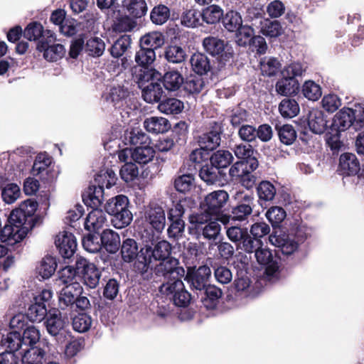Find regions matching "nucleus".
<instances>
[{"label":"nucleus","instance_id":"obj_11","mask_svg":"<svg viewBox=\"0 0 364 364\" xmlns=\"http://www.w3.org/2000/svg\"><path fill=\"white\" fill-rule=\"evenodd\" d=\"M55 244L59 253L64 258H70L77 249V242L75 236L68 232L63 231L56 235Z\"/></svg>","mask_w":364,"mask_h":364},{"label":"nucleus","instance_id":"obj_34","mask_svg":"<svg viewBox=\"0 0 364 364\" xmlns=\"http://www.w3.org/2000/svg\"><path fill=\"white\" fill-rule=\"evenodd\" d=\"M122 5L129 15L136 18L144 16L148 10L145 0H124Z\"/></svg>","mask_w":364,"mask_h":364},{"label":"nucleus","instance_id":"obj_40","mask_svg":"<svg viewBox=\"0 0 364 364\" xmlns=\"http://www.w3.org/2000/svg\"><path fill=\"white\" fill-rule=\"evenodd\" d=\"M126 144L135 146H144L149 144V136L139 128L132 129L124 134Z\"/></svg>","mask_w":364,"mask_h":364},{"label":"nucleus","instance_id":"obj_49","mask_svg":"<svg viewBox=\"0 0 364 364\" xmlns=\"http://www.w3.org/2000/svg\"><path fill=\"white\" fill-rule=\"evenodd\" d=\"M223 17V10L218 5H210L202 11V19L208 24L218 23Z\"/></svg>","mask_w":364,"mask_h":364},{"label":"nucleus","instance_id":"obj_23","mask_svg":"<svg viewBox=\"0 0 364 364\" xmlns=\"http://www.w3.org/2000/svg\"><path fill=\"white\" fill-rule=\"evenodd\" d=\"M277 92L282 96L295 95L299 90V82L297 79L282 76L275 85Z\"/></svg>","mask_w":364,"mask_h":364},{"label":"nucleus","instance_id":"obj_45","mask_svg":"<svg viewBox=\"0 0 364 364\" xmlns=\"http://www.w3.org/2000/svg\"><path fill=\"white\" fill-rule=\"evenodd\" d=\"M117 180V177L115 172L111 169L100 171L95 178L96 186L102 189H104V187L111 188L116 183Z\"/></svg>","mask_w":364,"mask_h":364},{"label":"nucleus","instance_id":"obj_7","mask_svg":"<svg viewBox=\"0 0 364 364\" xmlns=\"http://www.w3.org/2000/svg\"><path fill=\"white\" fill-rule=\"evenodd\" d=\"M228 200L229 195L225 191H215L205 197L200 204L201 210H205L214 216H218Z\"/></svg>","mask_w":364,"mask_h":364},{"label":"nucleus","instance_id":"obj_46","mask_svg":"<svg viewBox=\"0 0 364 364\" xmlns=\"http://www.w3.org/2000/svg\"><path fill=\"white\" fill-rule=\"evenodd\" d=\"M158 109L166 114H176L183 109V103L176 98H167L159 104Z\"/></svg>","mask_w":364,"mask_h":364},{"label":"nucleus","instance_id":"obj_14","mask_svg":"<svg viewBox=\"0 0 364 364\" xmlns=\"http://www.w3.org/2000/svg\"><path fill=\"white\" fill-rule=\"evenodd\" d=\"M144 217L152 227L157 231L162 230L166 224L165 212L157 203H150L145 210Z\"/></svg>","mask_w":364,"mask_h":364},{"label":"nucleus","instance_id":"obj_56","mask_svg":"<svg viewBox=\"0 0 364 364\" xmlns=\"http://www.w3.org/2000/svg\"><path fill=\"white\" fill-rule=\"evenodd\" d=\"M51 164V159L44 154H38L35 159L32 168V174L34 176H43L44 173L47 174L48 171V168Z\"/></svg>","mask_w":364,"mask_h":364},{"label":"nucleus","instance_id":"obj_19","mask_svg":"<svg viewBox=\"0 0 364 364\" xmlns=\"http://www.w3.org/2000/svg\"><path fill=\"white\" fill-rule=\"evenodd\" d=\"M269 239V242L279 247L284 255H289L294 252L298 247V243L284 234H272Z\"/></svg>","mask_w":364,"mask_h":364},{"label":"nucleus","instance_id":"obj_48","mask_svg":"<svg viewBox=\"0 0 364 364\" xmlns=\"http://www.w3.org/2000/svg\"><path fill=\"white\" fill-rule=\"evenodd\" d=\"M235 156L242 159V161L249 162L250 159L258 161L257 159L254 156L255 151L252 146L249 144L240 143L235 144L232 149Z\"/></svg>","mask_w":364,"mask_h":364},{"label":"nucleus","instance_id":"obj_15","mask_svg":"<svg viewBox=\"0 0 364 364\" xmlns=\"http://www.w3.org/2000/svg\"><path fill=\"white\" fill-rule=\"evenodd\" d=\"M222 132L223 129L220 124L214 122L210 131L199 136V145L207 151L217 148L220 144Z\"/></svg>","mask_w":364,"mask_h":364},{"label":"nucleus","instance_id":"obj_52","mask_svg":"<svg viewBox=\"0 0 364 364\" xmlns=\"http://www.w3.org/2000/svg\"><path fill=\"white\" fill-rule=\"evenodd\" d=\"M276 188L268 181H263L257 187V193L259 200L272 201L276 195Z\"/></svg>","mask_w":364,"mask_h":364},{"label":"nucleus","instance_id":"obj_26","mask_svg":"<svg viewBox=\"0 0 364 364\" xmlns=\"http://www.w3.org/2000/svg\"><path fill=\"white\" fill-rule=\"evenodd\" d=\"M221 170L218 169L213 164H205L199 171V176L207 185H214L221 181L223 176Z\"/></svg>","mask_w":364,"mask_h":364},{"label":"nucleus","instance_id":"obj_28","mask_svg":"<svg viewBox=\"0 0 364 364\" xmlns=\"http://www.w3.org/2000/svg\"><path fill=\"white\" fill-rule=\"evenodd\" d=\"M353 108H343L333 117V127L339 132L344 131L353 125Z\"/></svg>","mask_w":364,"mask_h":364},{"label":"nucleus","instance_id":"obj_17","mask_svg":"<svg viewBox=\"0 0 364 364\" xmlns=\"http://www.w3.org/2000/svg\"><path fill=\"white\" fill-rule=\"evenodd\" d=\"M211 275L210 267L208 265H202L192 273H188L186 278L193 289L203 291L207 286Z\"/></svg>","mask_w":364,"mask_h":364},{"label":"nucleus","instance_id":"obj_62","mask_svg":"<svg viewBox=\"0 0 364 364\" xmlns=\"http://www.w3.org/2000/svg\"><path fill=\"white\" fill-rule=\"evenodd\" d=\"M170 16V10L165 5H158L151 10L150 18L156 25H162L167 21Z\"/></svg>","mask_w":364,"mask_h":364},{"label":"nucleus","instance_id":"obj_9","mask_svg":"<svg viewBox=\"0 0 364 364\" xmlns=\"http://www.w3.org/2000/svg\"><path fill=\"white\" fill-rule=\"evenodd\" d=\"M75 265L79 274L82 276L85 284L92 289L95 288L99 284L101 272L93 263L81 257L77 258Z\"/></svg>","mask_w":364,"mask_h":364},{"label":"nucleus","instance_id":"obj_27","mask_svg":"<svg viewBox=\"0 0 364 364\" xmlns=\"http://www.w3.org/2000/svg\"><path fill=\"white\" fill-rule=\"evenodd\" d=\"M146 130L153 134H160L167 132L171 128L168 120L161 117H151L144 122Z\"/></svg>","mask_w":364,"mask_h":364},{"label":"nucleus","instance_id":"obj_3","mask_svg":"<svg viewBox=\"0 0 364 364\" xmlns=\"http://www.w3.org/2000/svg\"><path fill=\"white\" fill-rule=\"evenodd\" d=\"M106 212L112 215V223L119 229L130 224L132 214L129 210V199L124 195H119L108 200L105 205Z\"/></svg>","mask_w":364,"mask_h":364},{"label":"nucleus","instance_id":"obj_22","mask_svg":"<svg viewBox=\"0 0 364 364\" xmlns=\"http://www.w3.org/2000/svg\"><path fill=\"white\" fill-rule=\"evenodd\" d=\"M106 224V215L102 210L98 208H93L85 220V228L89 231L97 232Z\"/></svg>","mask_w":364,"mask_h":364},{"label":"nucleus","instance_id":"obj_41","mask_svg":"<svg viewBox=\"0 0 364 364\" xmlns=\"http://www.w3.org/2000/svg\"><path fill=\"white\" fill-rule=\"evenodd\" d=\"M139 253L137 242L134 239L127 238L121 246V255L125 262H131Z\"/></svg>","mask_w":364,"mask_h":364},{"label":"nucleus","instance_id":"obj_30","mask_svg":"<svg viewBox=\"0 0 364 364\" xmlns=\"http://www.w3.org/2000/svg\"><path fill=\"white\" fill-rule=\"evenodd\" d=\"M308 125L312 132L318 134H322L325 131L326 126L323 112L316 109L309 111Z\"/></svg>","mask_w":364,"mask_h":364},{"label":"nucleus","instance_id":"obj_5","mask_svg":"<svg viewBox=\"0 0 364 364\" xmlns=\"http://www.w3.org/2000/svg\"><path fill=\"white\" fill-rule=\"evenodd\" d=\"M235 198L237 203L231 209L232 217L235 220L239 222L247 220L255 207L253 195L244 192H237Z\"/></svg>","mask_w":364,"mask_h":364},{"label":"nucleus","instance_id":"obj_25","mask_svg":"<svg viewBox=\"0 0 364 364\" xmlns=\"http://www.w3.org/2000/svg\"><path fill=\"white\" fill-rule=\"evenodd\" d=\"M68 323L66 318L63 317L60 313L50 314L45 321L48 332L52 336H57L65 328Z\"/></svg>","mask_w":364,"mask_h":364},{"label":"nucleus","instance_id":"obj_8","mask_svg":"<svg viewBox=\"0 0 364 364\" xmlns=\"http://www.w3.org/2000/svg\"><path fill=\"white\" fill-rule=\"evenodd\" d=\"M154 272L156 276L163 277L168 280L183 277L185 275V269L179 266L178 260L173 257L160 261L155 266Z\"/></svg>","mask_w":364,"mask_h":364},{"label":"nucleus","instance_id":"obj_33","mask_svg":"<svg viewBox=\"0 0 364 364\" xmlns=\"http://www.w3.org/2000/svg\"><path fill=\"white\" fill-rule=\"evenodd\" d=\"M259 166L258 161L251 160L249 162L238 161L235 162L229 170V175L233 178L239 179L248 170L255 171Z\"/></svg>","mask_w":364,"mask_h":364},{"label":"nucleus","instance_id":"obj_53","mask_svg":"<svg viewBox=\"0 0 364 364\" xmlns=\"http://www.w3.org/2000/svg\"><path fill=\"white\" fill-rule=\"evenodd\" d=\"M215 280L221 284H229L232 279V273L229 267L218 264H211Z\"/></svg>","mask_w":364,"mask_h":364},{"label":"nucleus","instance_id":"obj_24","mask_svg":"<svg viewBox=\"0 0 364 364\" xmlns=\"http://www.w3.org/2000/svg\"><path fill=\"white\" fill-rule=\"evenodd\" d=\"M208 84L207 77L195 74L188 76L183 82L184 90L190 94H198L206 88Z\"/></svg>","mask_w":364,"mask_h":364},{"label":"nucleus","instance_id":"obj_39","mask_svg":"<svg viewBox=\"0 0 364 364\" xmlns=\"http://www.w3.org/2000/svg\"><path fill=\"white\" fill-rule=\"evenodd\" d=\"M260 33L267 37L276 38L282 33V28L278 21L262 19L259 21Z\"/></svg>","mask_w":364,"mask_h":364},{"label":"nucleus","instance_id":"obj_50","mask_svg":"<svg viewBox=\"0 0 364 364\" xmlns=\"http://www.w3.org/2000/svg\"><path fill=\"white\" fill-rule=\"evenodd\" d=\"M56 267L57 263L55 258L51 256H46L41 261L37 271L42 278L48 279L54 274Z\"/></svg>","mask_w":364,"mask_h":364},{"label":"nucleus","instance_id":"obj_1","mask_svg":"<svg viewBox=\"0 0 364 364\" xmlns=\"http://www.w3.org/2000/svg\"><path fill=\"white\" fill-rule=\"evenodd\" d=\"M37 208V202L28 199L13 210L9 218L10 224L0 232V242L14 245L21 241L35 226L36 219L33 215Z\"/></svg>","mask_w":364,"mask_h":364},{"label":"nucleus","instance_id":"obj_47","mask_svg":"<svg viewBox=\"0 0 364 364\" xmlns=\"http://www.w3.org/2000/svg\"><path fill=\"white\" fill-rule=\"evenodd\" d=\"M137 26L136 21L127 15L116 18L112 25L113 31L118 33L132 31Z\"/></svg>","mask_w":364,"mask_h":364},{"label":"nucleus","instance_id":"obj_44","mask_svg":"<svg viewBox=\"0 0 364 364\" xmlns=\"http://www.w3.org/2000/svg\"><path fill=\"white\" fill-rule=\"evenodd\" d=\"M154 154L155 151L149 144L139 146L133 150V161L138 164H146L153 159Z\"/></svg>","mask_w":364,"mask_h":364},{"label":"nucleus","instance_id":"obj_12","mask_svg":"<svg viewBox=\"0 0 364 364\" xmlns=\"http://www.w3.org/2000/svg\"><path fill=\"white\" fill-rule=\"evenodd\" d=\"M149 252L150 251L145 246L141 247L139 253L134 258L133 265L134 270L146 279H151L153 273L151 266L152 257Z\"/></svg>","mask_w":364,"mask_h":364},{"label":"nucleus","instance_id":"obj_2","mask_svg":"<svg viewBox=\"0 0 364 364\" xmlns=\"http://www.w3.org/2000/svg\"><path fill=\"white\" fill-rule=\"evenodd\" d=\"M136 77L139 87L142 90L144 100L149 103L159 102L164 93L159 82L161 80V74L154 69H148L144 70Z\"/></svg>","mask_w":364,"mask_h":364},{"label":"nucleus","instance_id":"obj_63","mask_svg":"<svg viewBox=\"0 0 364 364\" xmlns=\"http://www.w3.org/2000/svg\"><path fill=\"white\" fill-rule=\"evenodd\" d=\"M194 176L192 174H183L174 180L176 190L181 193L190 191L194 187Z\"/></svg>","mask_w":364,"mask_h":364},{"label":"nucleus","instance_id":"obj_37","mask_svg":"<svg viewBox=\"0 0 364 364\" xmlns=\"http://www.w3.org/2000/svg\"><path fill=\"white\" fill-rule=\"evenodd\" d=\"M205 290V297L202 299L203 305L209 309H214L223 295L222 290L215 285H208Z\"/></svg>","mask_w":364,"mask_h":364},{"label":"nucleus","instance_id":"obj_61","mask_svg":"<svg viewBox=\"0 0 364 364\" xmlns=\"http://www.w3.org/2000/svg\"><path fill=\"white\" fill-rule=\"evenodd\" d=\"M213 215L205 210L200 213L192 214L188 218L190 224L198 231L204 227L208 223L213 220Z\"/></svg>","mask_w":364,"mask_h":364},{"label":"nucleus","instance_id":"obj_36","mask_svg":"<svg viewBox=\"0 0 364 364\" xmlns=\"http://www.w3.org/2000/svg\"><path fill=\"white\" fill-rule=\"evenodd\" d=\"M183 82L184 79L182 75L177 70H168L163 76L164 86L169 91L178 90Z\"/></svg>","mask_w":364,"mask_h":364},{"label":"nucleus","instance_id":"obj_13","mask_svg":"<svg viewBox=\"0 0 364 364\" xmlns=\"http://www.w3.org/2000/svg\"><path fill=\"white\" fill-rule=\"evenodd\" d=\"M53 41L54 38L50 35L48 40L42 39L37 45V50L43 52V57L49 61H57L65 54L64 46L58 43L51 44Z\"/></svg>","mask_w":364,"mask_h":364},{"label":"nucleus","instance_id":"obj_42","mask_svg":"<svg viewBox=\"0 0 364 364\" xmlns=\"http://www.w3.org/2000/svg\"><path fill=\"white\" fill-rule=\"evenodd\" d=\"M22 355V364H43L45 351L38 347L24 348Z\"/></svg>","mask_w":364,"mask_h":364},{"label":"nucleus","instance_id":"obj_38","mask_svg":"<svg viewBox=\"0 0 364 364\" xmlns=\"http://www.w3.org/2000/svg\"><path fill=\"white\" fill-rule=\"evenodd\" d=\"M233 156L228 150H218L214 152L210 157V162L218 169L227 168L233 161Z\"/></svg>","mask_w":364,"mask_h":364},{"label":"nucleus","instance_id":"obj_51","mask_svg":"<svg viewBox=\"0 0 364 364\" xmlns=\"http://www.w3.org/2000/svg\"><path fill=\"white\" fill-rule=\"evenodd\" d=\"M47 315V309L43 302L36 301L30 305L27 311V317L33 322L41 321Z\"/></svg>","mask_w":364,"mask_h":364},{"label":"nucleus","instance_id":"obj_55","mask_svg":"<svg viewBox=\"0 0 364 364\" xmlns=\"http://www.w3.org/2000/svg\"><path fill=\"white\" fill-rule=\"evenodd\" d=\"M279 109L283 117L292 118L299 114V106L295 100L286 98L280 102Z\"/></svg>","mask_w":364,"mask_h":364},{"label":"nucleus","instance_id":"obj_54","mask_svg":"<svg viewBox=\"0 0 364 364\" xmlns=\"http://www.w3.org/2000/svg\"><path fill=\"white\" fill-rule=\"evenodd\" d=\"M132 39L130 36L124 35L119 38L112 46L110 53L114 58H119L130 47Z\"/></svg>","mask_w":364,"mask_h":364},{"label":"nucleus","instance_id":"obj_35","mask_svg":"<svg viewBox=\"0 0 364 364\" xmlns=\"http://www.w3.org/2000/svg\"><path fill=\"white\" fill-rule=\"evenodd\" d=\"M191 64L196 74L203 75L211 69L209 58L203 53H194L191 58Z\"/></svg>","mask_w":364,"mask_h":364},{"label":"nucleus","instance_id":"obj_58","mask_svg":"<svg viewBox=\"0 0 364 364\" xmlns=\"http://www.w3.org/2000/svg\"><path fill=\"white\" fill-rule=\"evenodd\" d=\"M156 59L155 51L148 48L140 47L134 57L135 62L141 67H147L152 64Z\"/></svg>","mask_w":364,"mask_h":364},{"label":"nucleus","instance_id":"obj_21","mask_svg":"<svg viewBox=\"0 0 364 364\" xmlns=\"http://www.w3.org/2000/svg\"><path fill=\"white\" fill-rule=\"evenodd\" d=\"M257 262L261 265H267L266 272L268 275H273L278 269V265L274 260L272 252L262 244L254 252Z\"/></svg>","mask_w":364,"mask_h":364},{"label":"nucleus","instance_id":"obj_31","mask_svg":"<svg viewBox=\"0 0 364 364\" xmlns=\"http://www.w3.org/2000/svg\"><path fill=\"white\" fill-rule=\"evenodd\" d=\"M145 247L149 249L152 259L156 261L160 262L170 257L171 246L167 241L161 240L154 244L153 247L150 245H145Z\"/></svg>","mask_w":364,"mask_h":364},{"label":"nucleus","instance_id":"obj_43","mask_svg":"<svg viewBox=\"0 0 364 364\" xmlns=\"http://www.w3.org/2000/svg\"><path fill=\"white\" fill-rule=\"evenodd\" d=\"M164 44V36L159 32L149 33L140 39V47L148 48L155 51Z\"/></svg>","mask_w":364,"mask_h":364},{"label":"nucleus","instance_id":"obj_57","mask_svg":"<svg viewBox=\"0 0 364 364\" xmlns=\"http://www.w3.org/2000/svg\"><path fill=\"white\" fill-rule=\"evenodd\" d=\"M223 23L225 28L230 32H235L242 26L240 14L234 11H230L225 14Z\"/></svg>","mask_w":364,"mask_h":364},{"label":"nucleus","instance_id":"obj_20","mask_svg":"<svg viewBox=\"0 0 364 364\" xmlns=\"http://www.w3.org/2000/svg\"><path fill=\"white\" fill-rule=\"evenodd\" d=\"M129 95V91L123 85L112 86L105 94V98L107 102L112 105L115 108H120L126 98Z\"/></svg>","mask_w":364,"mask_h":364},{"label":"nucleus","instance_id":"obj_16","mask_svg":"<svg viewBox=\"0 0 364 364\" xmlns=\"http://www.w3.org/2000/svg\"><path fill=\"white\" fill-rule=\"evenodd\" d=\"M82 288L78 282H72L63 287L59 294V306L64 309L75 304L76 298L81 294Z\"/></svg>","mask_w":364,"mask_h":364},{"label":"nucleus","instance_id":"obj_10","mask_svg":"<svg viewBox=\"0 0 364 364\" xmlns=\"http://www.w3.org/2000/svg\"><path fill=\"white\" fill-rule=\"evenodd\" d=\"M186 139V126L184 122L178 123L173 128L172 134L158 141L157 148L160 151L171 150L176 143L181 144Z\"/></svg>","mask_w":364,"mask_h":364},{"label":"nucleus","instance_id":"obj_29","mask_svg":"<svg viewBox=\"0 0 364 364\" xmlns=\"http://www.w3.org/2000/svg\"><path fill=\"white\" fill-rule=\"evenodd\" d=\"M104 200V189L93 185L90 186L87 191L83 195L85 203L92 208H98Z\"/></svg>","mask_w":364,"mask_h":364},{"label":"nucleus","instance_id":"obj_32","mask_svg":"<svg viewBox=\"0 0 364 364\" xmlns=\"http://www.w3.org/2000/svg\"><path fill=\"white\" fill-rule=\"evenodd\" d=\"M100 240L101 246L103 245L106 250L110 253H115L120 247L119 236L112 230H104Z\"/></svg>","mask_w":364,"mask_h":364},{"label":"nucleus","instance_id":"obj_4","mask_svg":"<svg viewBox=\"0 0 364 364\" xmlns=\"http://www.w3.org/2000/svg\"><path fill=\"white\" fill-rule=\"evenodd\" d=\"M181 278L168 280L161 285L159 289L162 294L169 296L176 306L186 307L190 304L191 296L186 289Z\"/></svg>","mask_w":364,"mask_h":364},{"label":"nucleus","instance_id":"obj_18","mask_svg":"<svg viewBox=\"0 0 364 364\" xmlns=\"http://www.w3.org/2000/svg\"><path fill=\"white\" fill-rule=\"evenodd\" d=\"M360 170L356 156L352 153H343L340 156L338 171L343 176H355Z\"/></svg>","mask_w":364,"mask_h":364},{"label":"nucleus","instance_id":"obj_64","mask_svg":"<svg viewBox=\"0 0 364 364\" xmlns=\"http://www.w3.org/2000/svg\"><path fill=\"white\" fill-rule=\"evenodd\" d=\"M281 68L279 61L275 58H264L260 62V69L264 75L274 76Z\"/></svg>","mask_w":364,"mask_h":364},{"label":"nucleus","instance_id":"obj_59","mask_svg":"<svg viewBox=\"0 0 364 364\" xmlns=\"http://www.w3.org/2000/svg\"><path fill=\"white\" fill-rule=\"evenodd\" d=\"M190 201L191 198H183L176 203H174L173 206L168 210V219L183 220L182 218Z\"/></svg>","mask_w":364,"mask_h":364},{"label":"nucleus","instance_id":"obj_6","mask_svg":"<svg viewBox=\"0 0 364 364\" xmlns=\"http://www.w3.org/2000/svg\"><path fill=\"white\" fill-rule=\"evenodd\" d=\"M203 46L207 53L213 56H218L220 61H228L233 57L234 51L232 46L216 37L205 38Z\"/></svg>","mask_w":364,"mask_h":364},{"label":"nucleus","instance_id":"obj_60","mask_svg":"<svg viewBox=\"0 0 364 364\" xmlns=\"http://www.w3.org/2000/svg\"><path fill=\"white\" fill-rule=\"evenodd\" d=\"M165 58L172 63H181L186 58V53L183 48L178 46H169L166 48Z\"/></svg>","mask_w":364,"mask_h":364}]
</instances>
